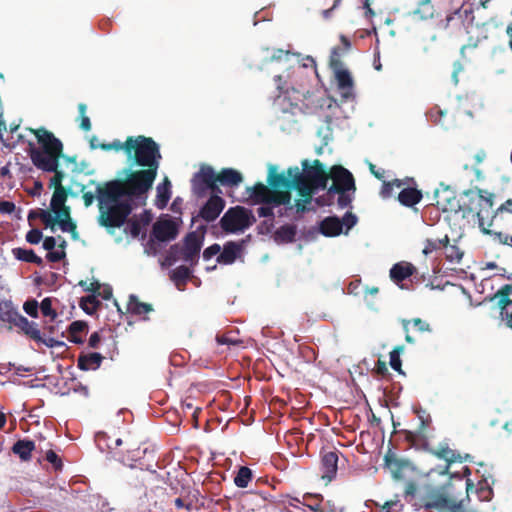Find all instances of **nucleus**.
<instances>
[{"mask_svg":"<svg viewBox=\"0 0 512 512\" xmlns=\"http://www.w3.org/2000/svg\"><path fill=\"white\" fill-rule=\"evenodd\" d=\"M126 155L132 164L143 169L131 170L125 178L98 184L96 188L98 221L107 229L122 227L135 208L146 204V194L153 186L162 158L159 145L144 135L127 137Z\"/></svg>","mask_w":512,"mask_h":512,"instance_id":"obj_1","label":"nucleus"},{"mask_svg":"<svg viewBox=\"0 0 512 512\" xmlns=\"http://www.w3.org/2000/svg\"><path fill=\"white\" fill-rule=\"evenodd\" d=\"M303 172L297 166L289 167L285 172L278 173L277 167L269 166L267 183L268 186H257V195L264 197L261 201L270 200L275 204L290 205L291 190L298 194L314 195L318 190L327 188L329 180L328 172L319 159L312 164L308 160L302 161Z\"/></svg>","mask_w":512,"mask_h":512,"instance_id":"obj_2","label":"nucleus"},{"mask_svg":"<svg viewBox=\"0 0 512 512\" xmlns=\"http://www.w3.org/2000/svg\"><path fill=\"white\" fill-rule=\"evenodd\" d=\"M452 191L445 189L436 193V202L444 211H462L463 216L476 218L479 226L488 232L486 227L493 226V206L496 195L486 189L474 187L463 191L457 200Z\"/></svg>","mask_w":512,"mask_h":512,"instance_id":"obj_3","label":"nucleus"},{"mask_svg":"<svg viewBox=\"0 0 512 512\" xmlns=\"http://www.w3.org/2000/svg\"><path fill=\"white\" fill-rule=\"evenodd\" d=\"M312 71L307 65L301 64L299 58L288 66L286 75H276L274 83L277 96L285 95L292 105L300 106L305 113H314L322 107L316 95L309 91V81Z\"/></svg>","mask_w":512,"mask_h":512,"instance_id":"obj_4","label":"nucleus"},{"mask_svg":"<svg viewBox=\"0 0 512 512\" xmlns=\"http://www.w3.org/2000/svg\"><path fill=\"white\" fill-rule=\"evenodd\" d=\"M31 132L39 143V147L31 145L28 151L33 165L44 172L54 173L49 182L50 188H65L62 185L65 173L59 169V160L63 157L62 142L52 132L43 127L31 129Z\"/></svg>","mask_w":512,"mask_h":512,"instance_id":"obj_5","label":"nucleus"},{"mask_svg":"<svg viewBox=\"0 0 512 512\" xmlns=\"http://www.w3.org/2000/svg\"><path fill=\"white\" fill-rule=\"evenodd\" d=\"M205 233L206 226L204 225L200 226L197 231L189 232L184 237L182 244L176 243L169 248L165 258L166 262L172 265L178 260H183L191 265L196 264Z\"/></svg>","mask_w":512,"mask_h":512,"instance_id":"obj_6","label":"nucleus"},{"mask_svg":"<svg viewBox=\"0 0 512 512\" xmlns=\"http://www.w3.org/2000/svg\"><path fill=\"white\" fill-rule=\"evenodd\" d=\"M256 222L252 211L243 207H230L220 219V226L226 233L242 232Z\"/></svg>","mask_w":512,"mask_h":512,"instance_id":"obj_7","label":"nucleus"},{"mask_svg":"<svg viewBox=\"0 0 512 512\" xmlns=\"http://www.w3.org/2000/svg\"><path fill=\"white\" fill-rule=\"evenodd\" d=\"M192 192L198 198L205 197L208 192L220 194L222 191L217 185L216 172L209 165H202L191 179Z\"/></svg>","mask_w":512,"mask_h":512,"instance_id":"obj_8","label":"nucleus"},{"mask_svg":"<svg viewBox=\"0 0 512 512\" xmlns=\"http://www.w3.org/2000/svg\"><path fill=\"white\" fill-rule=\"evenodd\" d=\"M339 48H333L330 56V67L334 71L338 89L342 97L349 98L353 92V79L350 72L344 69Z\"/></svg>","mask_w":512,"mask_h":512,"instance_id":"obj_9","label":"nucleus"},{"mask_svg":"<svg viewBox=\"0 0 512 512\" xmlns=\"http://www.w3.org/2000/svg\"><path fill=\"white\" fill-rule=\"evenodd\" d=\"M328 175L329 179L333 181L332 185L328 188V196H331L333 192H347L356 189L352 173L343 166H332Z\"/></svg>","mask_w":512,"mask_h":512,"instance_id":"obj_10","label":"nucleus"},{"mask_svg":"<svg viewBox=\"0 0 512 512\" xmlns=\"http://www.w3.org/2000/svg\"><path fill=\"white\" fill-rule=\"evenodd\" d=\"M473 13V5L471 3H463L445 17L444 27L451 29L468 28L474 22Z\"/></svg>","mask_w":512,"mask_h":512,"instance_id":"obj_11","label":"nucleus"},{"mask_svg":"<svg viewBox=\"0 0 512 512\" xmlns=\"http://www.w3.org/2000/svg\"><path fill=\"white\" fill-rule=\"evenodd\" d=\"M427 451L434 457L446 462L444 473H447L453 463H462L469 458L466 454L462 456L459 452L452 450L447 442H441L436 448H427Z\"/></svg>","mask_w":512,"mask_h":512,"instance_id":"obj_12","label":"nucleus"},{"mask_svg":"<svg viewBox=\"0 0 512 512\" xmlns=\"http://www.w3.org/2000/svg\"><path fill=\"white\" fill-rule=\"evenodd\" d=\"M258 185L269 187L268 183H267V185H265L262 182H257L253 186L246 187V193L248 195V199L250 200V202L252 204H262V206H260L257 209V214L259 217H265V218L269 217V218L273 219L274 218V208L282 206L283 204H275L270 200L261 201V199L263 197L257 195V186Z\"/></svg>","mask_w":512,"mask_h":512,"instance_id":"obj_13","label":"nucleus"},{"mask_svg":"<svg viewBox=\"0 0 512 512\" xmlns=\"http://www.w3.org/2000/svg\"><path fill=\"white\" fill-rule=\"evenodd\" d=\"M224 208L225 200L219 194H213L200 209L198 217L206 222H212L219 217Z\"/></svg>","mask_w":512,"mask_h":512,"instance_id":"obj_14","label":"nucleus"},{"mask_svg":"<svg viewBox=\"0 0 512 512\" xmlns=\"http://www.w3.org/2000/svg\"><path fill=\"white\" fill-rule=\"evenodd\" d=\"M178 235V227L172 220H158L153 224L151 236L159 242L174 240Z\"/></svg>","mask_w":512,"mask_h":512,"instance_id":"obj_15","label":"nucleus"},{"mask_svg":"<svg viewBox=\"0 0 512 512\" xmlns=\"http://www.w3.org/2000/svg\"><path fill=\"white\" fill-rule=\"evenodd\" d=\"M247 240L242 239L239 242L228 241L224 244L222 252L217 257L220 264L230 265L239 257Z\"/></svg>","mask_w":512,"mask_h":512,"instance_id":"obj_16","label":"nucleus"},{"mask_svg":"<svg viewBox=\"0 0 512 512\" xmlns=\"http://www.w3.org/2000/svg\"><path fill=\"white\" fill-rule=\"evenodd\" d=\"M417 271L416 267L407 261H400L395 263L390 271V279L399 287L403 288L401 283L411 277Z\"/></svg>","mask_w":512,"mask_h":512,"instance_id":"obj_17","label":"nucleus"},{"mask_svg":"<svg viewBox=\"0 0 512 512\" xmlns=\"http://www.w3.org/2000/svg\"><path fill=\"white\" fill-rule=\"evenodd\" d=\"M55 214L56 223L59 225L60 229L63 232H70L73 238H76L77 226L76 223L71 219L70 215V207L64 206L61 208H56L52 210Z\"/></svg>","mask_w":512,"mask_h":512,"instance_id":"obj_18","label":"nucleus"},{"mask_svg":"<svg viewBox=\"0 0 512 512\" xmlns=\"http://www.w3.org/2000/svg\"><path fill=\"white\" fill-rule=\"evenodd\" d=\"M338 455L336 452L330 451L325 453L321 459V478L330 482L337 473Z\"/></svg>","mask_w":512,"mask_h":512,"instance_id":"obj_19","label":"nucleus"},{"mask_svg":"<svg viewBox=\"0 0 512 512\" xmlns=\"http://www.w3.org/2000/svg\"><path fill=\"white\" fill-rule=\"evenodd\" d=\"M401 325L405 332V340L407 343L410 344L415 343V339L410 335V325H412L415 328V330L420 333H430L432 331L431 325L426 320H423L421 318L402 319Z\"/></svg>","mask_w":512,"mask_h":512,"instance_id":"obj_20","label":"nucleus"},{"mask_svg":"<svg viewBox=\"0 0 512 512\" xmlns=\"http://www.w3.org/2000/svg\"><path fill=\"white\" fill-rule=\"evenodd\" d=\"M400 192L398 193L397 200L399 203L405 207L412 208L416 204H418L422 198V191L415 187H401Z\"/></svg>","mask_w":512,"mask_h":512,"instance_id":"obj_21","label":"nucleus"},{"mask_svg":"<svg viewBox=\"0 0 512 512\" xmlns=\"http://www.w3.org/2000/svg\"><path fill=\"white\" fill-rule=\"evenodd\" d=\"M216 180L222 186L237 187L242 183L243 176L233 168H223L219 173H216Z\"/></svg>","mask_w":512,"mask_h":512,"instance_id":"obj_22","label":"nucleus"},{"mask_svg":"<svg viewBox=\"0 0 512 512\" xmlns=\"http://www.w3.org/2000/svg\"><path fill=\"white\" fill-rule=\"evenodd\" d=\"M493 225L512 226V199L506 200L497 209L493 210Z\"/></svg>","mask_w":512,"mask_h":512,"instance_id":"obj_23","label":"nucleus"},{"mask_svg":"<svg viewBox=\"0 0 512 512\" xmlns=\"http://www.w3.org/2000/svg\"><path fill=\"white\" fill-rule=\"evenodd\" d=\"M103 359L104 357L96 352L80 354L77 359V366L83 371L96 370L101 366Z\"/></svg>","mask_w":512,"mask_h":512,"instance_id":"obj_24","label":"nucleus"},{"mask_svg":"<svg viewBox=\"0 0 512 512\" xmlns=\"http://www.w3.org/2000/svg\"><path fill=\"white\" fill-rule=\"evenodd\" d=\"M343 223L336 216H329L320 223V232L328 237H334L341 234Z\"/></svg>","mask_w":512,"mask_h":512,"instance_id":"obj_25","label":"nucleus"},{"mask_svg":"<svg viewBox=\"0 0 512 512\" xmlns=\"http://www.w3.org/2000/svg\"><path fill=\"white\" fill-rule=\"evenodd\" d=\"M15 326L20 328L25 335L29 336L34 341H42V336L40 330L38 329V325L33 321H29L23 315L19 314L15 322Z\"/></svg>","mask_w":512,"mask_h":512,"instance_id":"obj_26","label":"nucleus"},{"mask_svg":"<svg viewBox=\"0 0 512 512\" xmlns=\"http://www.w3.org/2000/svg\"><path fill=\"white\" fill-rule=\"evenodd\" d=\"M427 117L434 124L441 125L445 128H448L453 121V117L449 115L448 110L441 109L439 106L432 107L427 112Z\"/></svg>","mask_w":512,"mask_h":512,"instance_id":"obj_27","label":"nucleus"},{"mask_svg":"<svg viewBox=\"0 0 512 512\" xmlns=\"http://www.w3.org/2000/svg\"><path fill=\"white\" fill-rule=\"evenodd\" d=\"M435 14V8L431 0H421L417 7L411 12L416 20L426 21L432 19Z\"/></svg>","mask_w":512,"mask_h":512,"instance_id":"obj_28","label":"nucleus"},{"mask_svg":"<svg viewBox=\"0 0 512 512\" xmlns=\"http://www.w3.org/2000/svg\"><path fill=\"white\" fill-rule=\"evenodd\" d=\"M430 421L425 420L422 417H420V427L419 430L416 432L410 431V430H402L401 434H403L405 441L410 446H416L419 444L422 440L425 439L424 430L429 425Z\"/></svg>","mask_w":512,"mask_h":512,"instance_id":"obj_29","label":"nucleus"},{"mask_svg":"<svg viewBox=\"0 0 512 512\" xmlns=\"http://www.w3.org/2000/svg\"><path fill=\"white\" fill-rule=\"evenodd\" d=\"M35 449V443L31 440H18L12 446V452L19 456L22 461L31 459L32 451Z\"/></svg>","mask_w":512,"mask_h":512,"instance_id":"obj_30","label":"nucleus"},{"mask_svg":"<svg viewBox=\"0 0 512 512\" xmlns=\"http://www.w3.org/2000/svg\"><path fill=\"white\" fill-rule=\"evenodd\" d=\"M171 198V182L165 177L163 182L157 186L156 206L164 209Z\"/></svg>","mask_w":512,"mask_h":512,"instance_id":"obj_31","label":"nucleus"},{"mask_svg":"<svg viewBox=\"0 0 512 512\" xmlns=\"http://www.w3.org/2000/svg\"><path fill=\"white\" fill-rule=\"evenodd\" d=\"M297 228L292 224H285L279 227L274 233V240L277 243H292L295 241Z\"/></svg>","mask_w":512,"mask_h":512,"instance_id":"obj_32","label":"nucleus"},{"mask_svg":"<svg viewBox=\"0 0 512 512\" xmlns=\"http://www.w3.org/2000/svg\"><path fill=\"white\" fill-rule=\"evenodd\" d=\"M190 276V269L184 265H181L172 270L170 278L175 283L177 289L183 290Z\"/></svg>","mask_w":512,"mask_h":512,"instance_id":"obj_33","label":"nucleus"},{"mask_svg":"<svg viewBox=\"0 0 512 512\" xmlns=\"http://www.w3.org/2000/svg\"><path fill=\"white\" fill-rule=\"evenodd\" d=\"M127 310L131 314L140 316L153 311V307L149 303L140 302L137 296L130 295Z\"/></svg>","mask_w":512,"mask_h":512,"instance_id":"obj_34","label":"nucleus"},{"mask_svg":"<svg viewBox=\"0 0 512 512\" xmlns=\"http://www.w3.org/2000/svg\"><path fill=\"white\" fill-rule=\"evenodd\" d=\"M19 313L11 301L0 302V320L15 325Z\"/></svg>","mask_w":512,"mask_h":512,"instance_id":"obj_35","label":"nucleus"},{"mask_svg":"<svg viewBox=\"0 0 512 512\" xmlns=\"http://www.w3.org/2000/svg\"><path fill=\"white\" fill-rule=\"evenodd\" d=\"M13 255L16 259L27 263H33L38 266L43 264L41 257L37 256L32 249L14 248L12 250Z\"/></svg>","mask_w":512,"mask_h":512,"instance_id":"obj_36","label":"nucleus"},{"mask_svg":"<svg viewBox=\"0 0 512 512\" xmlns=\"http://www.w3.org/2000/svg\"><path fill=\"white\" fill-rule=\"evenodd\" d=\"M88 328V325L84 321H74L70 324L68 332V340L75 344H82L83 338L81 334L84 333Z\"/></svg>","mask_w":512,"mask_h":512,"instance_id":"obj_37","label":"nucleus"},{"mask_svg":"<svg viewBox=\"0 0 512 512\" xmlns=\"http://www.w3.org/2000/svg\"><path fill=\"white\" fill-rule=\"evenodd\" d=\"M512 294V284L503 285L494 295V298L498 300V306L504 310L507 306L512 304V300L509 296Z\"/></svg>","mask_w":512,"mask_h":512,"instance_id":"obj_38","label":"nucleus"},{"mask_svg":"<svg viewBox=\"0 0 512 512\" xmlns=\"http://www.w3.org/2000/svg\"><path fill=\"white\" fill-rule=\"evenodd\" d=\"M448 244H449L448 235H445L443 238H438V239H426L422 252L424 255H429L436 250L446 247Z\"/></svg>","mask_w":512,"mask_h":512,"instance_id":"obj_39","label":"nucleus"},{"mask_svg":"<svg viewBox=\"0 0 512 512\" xmlns=\"http://www.w3.org/2000/svg\"><path fill=\"white\" fill-rule=\"evenodd\" d=\"M323 496L320 494L305 493L302 496V505L312 512H317L322 507Z\"/></svg>","mask_w":512,"mask_h":512,"instance_id":"obj_40","label":"nucleus"},{"mask_svg":"<svg viewBox=\"0 0 512 512\" xmlns=\"http://www.w3.org/2000/svg\"><path fill=\"white\" fill-rule=\"evenodd\" d=\"M252 478V470L249 467L241 466L234 478V483L239 488H246Z\"/></svg>","mask_w":512,"mask_h":512,"instance_id":"obj_41","label":"nucleus"},{"mask_svg":"<svg viewBox=\"0 0 512 512\" xmlns=\"http://www.w3.org/2000/svg\"><path fill=\"white\" fill-rule=\"evenodd\" d=\"M68 196V191L66 188H56L54 189V193L52 195L51 201H50V208L51 210H55L56 208H61L64 206H67L66 200Z\"/></svg>","mask_w":512,"mask_h":512,"instance_id":"obj_42","label":"nucleus"},{"mask_svg":"<svg viewBox=\"0 0 512 512\" xmlns=\"http://www.w3.org/2000/svg\"><path fill=\"white\" fill-rule=\"evenodd\" d=\"M80 307L89 315H92L101 305L95 294L83 297L80 300Z\"/></svg>","mask_w":512,"mask_h":512,"instance_id":"obj_43","label":"nucleus"},{"mask_svg":"<svg viewBox=\"0 0 512 512\" xmlns=\"http://www.w3.org/2000/svg\"><path fill=\"white\" fill-rule=\"evenodd\" d=\"M300 57L299 53H292L290 50L276 49L270 57L272 62H290L292 59L296 60Z\"/></svg>","mask_w":512,"mask_h":512,"instance_id":"obj_44","label":"nucleus"},{"mask_svg":"<svg viewBox=\"0 0 512 512\" xmlns=\"http://www.w3.org/2000/svg\"><path fill=\"white\" fill-rule=\"evenodd\" d=\"M404 185H405V182L400 179H394V180L388 181V182L383 181L380 195L384 199L389 198L393 195L394 187L399 189V188L403 187Z\"/></svg>","mask_w":512,"mask_h":512,"instance_id":"obj_45","label":"nucleus"},{"mask_svg":"<svg viewBox=\"0 0 512 512\" xmlns=\"http://www.w3.org/2000/svg\"><path fill=\"white\" fill-rule=\"evenodd\" d=\"M301 196V199L295 200V203L290 205H284L286 207V210H292L293 207L296 208L297 213H303L307 210V204H309L312 201L313 195H307V194H299Z\"/></svg>","mask_w":512,"mask_h":512,"instance_id":"obj_46","label":"nucleus"},{"mask_svg":"<svg viewBox=\"0 0 512 512\" xmlns=\"http://www.w3.org/2000/svg\"><path fill=\"white\" fill-rule=\"evenodd\" d=\"M403 346H396L391 352H390V366L393 370L399 372L402 374L401 366L402 362L400 359V354L403 351Z\"/></svg>","mask_w":512,"mask_h":512,"instance_id":"obj_47","label":"nucleus"},{"mask_svg":"<svg viewBox=\"0 0 512 512\" xmlns=\"http://www.w3.org/2000/svg\"><path fill=\"white\" fill-rule=\"evenodd\" d=\"M95 441L97 443V446L101 449V450H113L114 449V446H113V438L111 436H109L107 433L105 432H99L96 434L95 436Z\"/></svg>","mask_w":512,"mask_h":512,"instance_id":"obj_48","label":"nucleus"},{"mask_svg":"<svg viewBox=\"0 0 512 512\" xmlns=\"http://www.w3.org/2000/svg\"><path fill=\"white\" fill-rule=\"evenodd\" d=\"M444 248L446 249V251H445L446 259L449 262L459 263L461 261V259L463 257V251H461L459 247H457L456 245L448 244Z\"/></svg>","mask_w":512,"mask_h":512,"instance_id":"obj_49","label":"nucleus"},{"mask_svg":"<svg viewBox=\"0 0 512 512\" xmlns=\"http://www.w3.org/2000/svg\"><path fill=\"white\" fill-rule=\"evenodd\" d=\"M39 308L43 316L50 317L51 320H54L57 317V312L52 308L51 298H44L40 303Z\"/></svg>","mask_w":512,"mask_h":512,"instance_id":"obj_50","label":"nucleus"},{"mask_svg":"<svg viewBox=\"0 0 512 512\" xmlns=\"http://www.w3.org/2000/svg\"><path fill=\"white\" fill-rule=\"evenodd\" d=\"M87 106L85 103L78 104V112L80 117V128L83 131L91 130V121L90 118L86 115Z\"/></svg>","mask_w":512,"mask_h":512,"instance_id":"obj_51","label":"nucleus"},{"mask_svg":"<svg viewBox=\"0 0 512 512\" xmlns=\"http://www.w3.org/2000/svg\"><path fill=\"white\" fill-rule=\"evenodd\" d=\"M99 148L104 150V151L114 150L116 152H119V151L123 150L126 153V141L125 142H121L120 140L115 139V140H113L110 143H101V144H99Z\"/></svg>","mask_w":512,"mask_h":512,"instance_id":"obj_52","label":"nucleus"},{"mask_svg":"<svg viewBox=\"0 0 512 512\" xmlns=\"http://www.w3.org/2000/svg\"><path fill=\"white\" fill-rule=\"evenodd\" d=\"M45 459L49 463L52 464V466L54 467V469L56 471H61L62 470L63 462H62L61 458L53 450H48L46 452Z\"/></svg>","mask_w":512,"mask_h":512,"instance_id":"obj_53","label":"nucleus"},{"mask_svg":"<svg viewBox=\"0 0 512 512\" xmlns=\"http://www.w3.org/2000/svg\"><path fill=\"white\" fill-rule=\"evenodd\" d=\"M65 245H66V241L62 240L60 247L62 249H64ZM65 255L66 254H65L64 250H57V251L50 250V251H48L46 258L48 259V261L55 263V262L61 261L65 257Z\"/></svg>","mask_w":512,"mask_h":512,"instance_id":"obj_54","label":"nucleus"},{"mask_svg":"<svg viewBox=\"0 0 512 512\" xmlns=\"http://www.w3.org/2000/svg\"><path fill=\"white\" fill-rule=\"evenodd\" d=\"M24 311L31 317L37 318L38 317V309L39 304L36 300H28L23 305Z\"/></svg>","mask_w":512,"mask_h":512,"instance_id":"obj_55","label":"nucleus"},{"mask_svg":"<svg viewBox=\"0 0 512 512\" xmlns=\"http://www.w3.org/2000/svg\"><path fill=\"white\" fill-rule=\"evenodd\" d=\"M38 215H39V218L41 219V221L43 222V224L46 227H50L51 229L54 228V226L56 224V220L51 215V213L49 211L43 210V209H39Z\"/></svg>","mask_w":512,"mask_h":512,"instance_id":"obj_56","label":"nucleus"},{"mask_svg":"<svg viewBox=\"0 0 512 512\" xmlns=\"http://www.w3.org/2000/svg\"><path fill=\"white\" fill-rule=\"evenodd\" d=\"M221 246L217 243L212 244L203 251L204 260H209L215 255H219L221 252Z\"/></svg>","mask_w":512,"mask_h":512,"instance_id":"obj_57","label":"nucleus"},{"mask_svg":"<svg viewBox=\"0 0 512 512\" xmlns=\"http://www.w3.org/2000/svg\"><path fill=\"white\" fill-rule=\"evenodd\" d=\"M42 239V232L39 229H31L26 234V241L30 244H38Z\"/></svg>","mask_w":512,"mask_h":512,"instance_id":"obj_58","label":"nucleus"},{"mask_svg":"<svg viewBox=\"0 0 512 512\" xmlns=\"http://www.w3.org/2000/svg\"><path fill=\"white\" fill-rule=\"evenodd\" d=\"M480 44V40H473L472 38H469L467 44L463 45L461 47L460 53L462 58L467 57V52L471 49H476Z\"/></svg>","mask_w":512,"mask_h":512,"instance_id":"obj_59","label":"nucleus"},{"mask_svg":"<svg viewBox=\"0 0 512 512\" xmlns=\"http://www.w3.org/2000/svg\"><path fill=\"white\" fill-rule=\"evenodd\" d=\"M128 226L130 234L133 237H138L142 229L141 223L136 219H131L128 221Z\"/></svg>","mask_w":512,"mask_h":512,"instance_id":"obj_60","label":"nucleus"},{"mask_svg":"<svg viewBox=\"0 0 512 512\" xmlns=\"http://www.w3.org/2000/svg\"><path fill=\"white\" fill-rule=\"evenodd\" d=\"M79 285L84 288L85 291L92 292L96 294L97 291L101 289V284L98 281H93L90 284H87L86 281H80Z\"/></svg>","mask_w":512,"mask_h":512,"instance_id":"obj_61","label":"nucleus"},{"mask_svg":"<svg viewBox=\"0 0 512 512\" xmlns=\"http://www.w3.org/2000/svg\"><path fill=\"white\" fill-rule=\"evenodd\" d=\"M335 193L339 194L337 203L340 208H346L350 205L352 199L346 192H333V194Z\"/></svg>","mask_w":512,"mask_h":512,"instance_id":"obj_62","label":"nucleus"},{"mask_svg":"<svg viewBox=\"0 0 512 512\" xmlns=\"http://www.w3.org/2000/svg\"><path fill=\"white\" fill-rule=\"evenodd\" d=\"M341 222L350 229L357 223V217L351 212H346Z\"/></svg>","mask_w":512,"mask_h":512,"instance_id":"obj_63","label":"nucleus"},{"mask_svg":"<svg viewBox=\"0 0 512 512\" xmlns=\"http://www.w3.org/2000/svg\"><path fill=\"white\" fill-rule=\"evenodd\" d=\"M98 296L104 300H109L112 297V288L110 285H101V289L96 292Z\"/></svg>","mask_w":512,"mask_h":512,"instance_id":"obj_64","label":"nucleus"}]
</instances>
